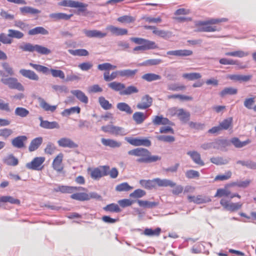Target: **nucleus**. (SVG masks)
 Returning a JSON list of instances; mask_svg holds the SVG:
<instances>
[{
	"instance_id": "nucleus-50",
	"label": "nucleus",
	"mask_w": 256,
	"mask_h": 256,
	"mask_svg": "<svg viewBox=\"0 0 256 256\" xmlns=\"http://www.w3.org/2000/svg\"><path fill=\"white\" fill-rule=\"evenodd\" d=\"M80 111V108L79 106H74L70 108L65 109L62 112L61 114L64 116H68L72 114H79Z\"/></svg>"
},
{
	"instance_id": "nucleus-10",
	"label": "nucleus",
	"mask_w": 256,
	"mask_h": 256,
	"mask_svg": "<svg viewBox=\"0 0 256 256\" xmlns=\"http://www.w3.org/2000/svg\"><path fill=\"white\" fill-rule=\"evenodd\" d=\"M106 30L109 32L112 36H122L128 34L127 29L115 26L113 25H108Z\"/></svg>"
},
{
	"instance_id": "nucleus-40",
	"label": "nucleus",
	"mask_w": 256,
	"mask_h": 256,
	"mask_svg": "<svg viewBox=\"0 0 256 256\" xmlns=\"http://www.w3.org/2000/svg\"><path fill=\"white\" fill-rule=\"evenodd\" d=\"M167 89L171 91H183L186 89V86L178 83H169L167 84Z\"/></svg>"
},
{
	"instance_id": "nucleus-56",
	"label": "nucleus",
	"mask_w": 256,
	"mask_h": 256,
	"mask_svg": "<svg viewBox=\"0 0 256 256\" xmlns=\"http://www.w3.org/2000/svg\"><path fill=\"white\" fill-rule=\"evenodd\" d=\"M8 36L11 38L20 39L22 38L24 36V34L22 32L12 29H9L8 30Z\"/></svg>"
},
{
	"instance_id": "nucleus-14",
	"label": "nucleus",
	"mask_w": 256,
	"mask_h": 256,
	"mask_svg": "<svg viewBox=\"0 0 256 256\" xmlns=\"http://www.w3.org/2000/svg\"><path fill=\"white\" fill-rule=\"evenodd\" d=\"M188 199L190 202H194L196 204L206 203L211 201V199L209 197L202 195L188 196Z\"/></svg>"
},
{
	"instance_id": "nucleus-6",
	"label": "nucleus",
	"mask_w": 256,
	"mask_h": 256,
	"mask_svg": "<svg viewBox=\"0 0 256 256\" xmlns=\"http://www.w3.org/2000/svg\"><path fill=\"white\" fill-rule=\"evenodd\" d=\"M45 161V158L42 156L36 157L31 162L26 164V166L29 170H41L44 168L43 163Z\"/></svg>"
},
{
	"instance_id": "nucleus-24",
	"label": "nucleus",
	"mask_w": 256,
	"mask_h": 256,
	"mask_svg": "<svg viewBox=\"0 0 256 256\" xmlns=\"http://www.w3.org/2000/svg\"><path fill=\"white\" fill-rule=\"evenodd\" d=\"M187 154L189 156L192 160L196 164L200 166H204V162L201 160L200 154L196 151H188Z\"/></svg>"
},
{
	"instance_id": "nucleus-32",
	"label": "nucleus",
	"mask_w": 256,
	"mask_h": 256,
	"mask_svg": "<svg viewBox=\"0 0 256 256\" xmlns=\"http://www.w3.org/2000/svg\"><path fill=\"white\" fill-rule=\"evenodd\" d=\"M152 33L164 39H168L172 36V32L168 30H159L158 28L152 31Z\"/></svg>"
},
{
	"instance_id": "nucleus-12",
	"label": "nucleus",
	"mask_w": 256,
	"mask_h": 256,
	"mask_svg": "<svg viewBox=\"0 0 256 256\" xmlns=\"http://www.w3.org/2000/svg\"><path fill=\"white\" fill-rule=\"evenodd\" d=\"M152 103V98L148 94L142 98L141 101L138 103L136 108L138 110H146L150 108Z\"/></svg>"
},
{
	"instance_id": "nucleus-3",
	"label": "nucleus",
	"mask_w": 256,
	"mask_h": 256,
	"mask_svg": "<svg viewBox=\"0 0 256 256\" xmlns=\"http://www.w3.org/2000/svg\"><path fill=\"white\" fill-rule=\"evenodd\" d=\"M101 129L105 132L109 133L116 136H124L128 134L126 130L124 128L112 124L102 126Z\"/></svg>"
},
{
	"instance_id": "nucleus-23",
	"label": "nucleus",
	"mask_w": 256,
	"mask_h": 256,
	"mask_svg": "<svg viewBox=\"0 0 256 256\" xmlns=\"http://www.w3.org/2000/svg\"><path fill=\"white\" fill-rule=\"evenodd\" d=\"M228 78L231 80L240 82H246L252 78V75L230 74Z\"/></svg>"
},
{
	"instance_id": "nucleus-7",
	"label": "nucleus",
	"mask_w": 256,
	"mask_h": 256,
	"mask_svg": "<svg viewBox=\"0 0 256 256\" xmlns=\"http://www.w3.org/2000/svg\"><path fill=\"white\" fill-rule=\"evenodd\" d=\"M110 166H104L93 169L90 172V176L95 180H98L102 176L108 175Z\"/></svg>"
},
{
	"instance_id": "nucleus-42",
	"label": "nucleus",
	"mask_w": 256,
	"mask_h": 256,
	"mask_svg": "<svg viewBox=\"0 0 256 256\" xmlns=\"http://www.w3.org/2000/svg\"><path fill=\"white\" fill-rule=\"evenodd\" d=\"M42 128L46 129H58L60 128V124L56 121L49 122L45 120V122H42Z\"/></svg>"
},
{
	"instance_id": "nucleus-17",
	"label": "nucleus",
	"mask_w": 256,
	"mask_h": 256,
	"mask_svg": "<svg viewBox=\"0 0 256 256\" xmlns=\"http://www.w3.org/2000/svg\"><path fill=\"white\" fill-rule=\"evenodd\" d=\"M27 140V137L25 136H18L12 140V144L14 148H22L24 146V142Z\"/></svg>"
},
{
	"instance_id": "nucleus-55",
	"label": "nucleus",
	"mask_w": 256,
	"mask_h": 256,
	"mask_svg": "<svg viewBox=\"0 0 256 256\" xmlns=\"http://www.w3.org/2000/svg\"><path fill=\"white\" fill-rule=\"evenodd\" d=\"M70 198L72 199L80 200V201H84V200H88V194L85 192H80V193H76L72 194L70 196Z\"/></svg>"
},
{
	"instance_id": "nucleus-21",
	"label": "nucleus",
	"mask_w": 256,
	"mask_h": 256,
	"mask_svg": "<svg viewBox=\"0 0 256 256\" xmlns=\"http://www.w3.org/2000/svg\"><path fill=\"white\" fill-rule=\"evenodd\" d=\"M147 117L146 113L141 112H136L132 115V119L137 124L143 123Z\"/></svg>"
},
{
	"instance_id": "nucleus-30",
	"label": "nucleus",
	"mask_w": 256,
	"mask_h": 256,
	"mask_svg": "<svg viewBox=\"0 0 256 256\" xmlns=\"http://www.w3.org/2000/svg\"><path fill=\"white\" fill-rule=\"evenodd\" d=\"M42 142V137H38L34 138L30 142L28 150L30 152H34L37 150L38 147L41 145Z\"/></svg>"
},
{
	"instance_id": "nucleus-1",
	"label": "nucleus",
	"mask_w": 256,
	"mask_h": 256,
	"mask_svg": "<svg viewBox=\"0 0 256 256\" xmlns=\"http://www.w3.org/2000/svg\"><path fill=\"white\" fill-rule=\"evenodd\" d=\"M128 154L138 156L136 161L139 163H150L160 160L161 157L158 156H152L150 152L146 148H138L129 150Z\"/></svg>"
},
{
	"instance_id": "nucleus-26",
	"label": "nucleus",
	"mask_w": 256,
	"mask_h": 256,
	"mask_svg": "<svg viewBox=\"0 0 256 256\" xmlns=\"http://www.w3.org/2000/svg\"><path fill=\"white\" fill-rule=\"evenodd\" d=\"M230 144V142L226 140H217L214 142L213 148L222 150Z\"/></svg>"
},
{
	"instance_id": "nucleus-4",
	"label": "nucleus",
	"mask_w": 256,
	"mask_h": 256,
	"mask_svg": "<svg viewBox=\"0 0 256 256\" xmlns=\"http://www.w3.org/2000/svg\"><path fill=\"white\" fill-rule=\"evenodd\" d=\"M0 81L10 89H16L20 91H24V86L16 78L10 76L8 78H2Z\"/></svg>"
},
{
	"instance_id": "nucleus-62",
	"label": "nucleus",
	"mask_w": 256,
	"mask_h": 256,
	"mask_svg": "<svg viewBox=\"0 0 256 256\" xmlns=\"http://www.w3.org/2000/svg\"><path fill=\"white\" fill-rule=\"evenodd\" d=\"M182 77L190 80H194L200 78L202 75L198 72L186 73L182 74Z\"/></svg>"
},
{
	"instance_id": "nucleus-8",
	"label": "nucleus",
	"mask_w": 256,
	"mask_h": 256,
	"mask_svg": "<svg viewBox=\"0 0 256 256\" xmlns=\"http://www.w3.org/2000/svg\"><path fill=\"white\" fill-rule=\"evenodd\" d=\"M220 204L226 210L234 212L240 209L242 206V203L238 202H230L225 198H222L220 200Z\"/></svg>"
},
{
	"instance_id": "nucleus-27",
	"label": "nucleus",
	"mask_w": 256,
	"mask_h": 256,
	"mask_svg": "<svg viewBox=\"0 0 256 256\" xmlns=\"http://www.w3.org/2000/svg\"><path fill=\"white\" fill-rule=\"evenodd\" d=\"M101 142L104 146H110L112 148H119L122 145L120 142L112 139H106L102 138L101 140Z\"/></svg>"
},
{
	"instance_id": "nucleus-5",
	"label": "nucleus",
	"mask_w": 256,
	"mask_h": 256,
	"mask_svg": "<svg viewBox=\"0 0 256 256\" xmlns=\"http://www.w3.org/2000/svg\"><path fill=\"white\" fill-rule=\"evenodd\" d=\"M58 5L70 8H78V12H84L86 10L88 4L77 1L71 0H64L58 3Z\"/></svg>"
},
{
	"instance_id": "nucleus-39",
	"label": "nucleus",
	"mask_w": 256,
	"mask_h": 256,
	"mask_svg": "<svg viewBox=\"0 0 256 256\" xmlns=\"http://www.w3.org/2000/svg\"><path fill=\"white\" fill-rule=\"evenodd\" d=\"M238 92V90L232 87H226L224 88L220 93V96L224 98L228 95H234Z\"/></svg>"
},
{
	"instance_id": "nucleus-31",
	"label": "nucleus",
	"mask_w": 256,
	"mask_h": 256,
	"mask_svg": "<svg viewBox=\"0 0 256 256\" xmlns=\"http://www.w3.org/2000/svg\"><path fill=\"white\" fill-rule=\"evenodd\" d=\"M230 142L236 148H242L248 144H249L251 141L250 140L248 139L245 141L241 142L238 138H232Z\"/></svg>"
},
{
	"instance_id": "nucleus-54",
	"label": "nucleus",
	"mask_w": 256,
	"mask_h": 256,
	"mask_svg": "<svg viewBox=\"0 0 256 256\" xmlns=\"http://www.w3.org/2000/svg\"><path fill=\"white\" fill-rule=\"evenodd\" d=\"M232 118L230 117L222 120L220 123L221 130H227L232 126Z\"/></svg>"
},
{
	"instance_id": "nucleus-36",
	"label": "nucleus",
	"mask_w": 256,
	"mask_h": 256,
	"mask_svg": "<svg viewBox=\"0 0 256 256\" xmlns=\"http://www.w3.org/2000/svg\"><path fill=\"white\" fill-rule=\"evenodd\" d=\"M138 70L126 69L120 70V76L128 78H133L138 72Z\"/></svg>"
},
{
	"instance_id": "nucleus-61",
	"label": "nucleus",
	"mask_w": 256,
	"mask_h": 256,
	"mask_svg": "<svg viewBox=\"0 0 256 256\" xmlns=\"http://www.w3.org/2000/svg\"><path fill=\"white\" fill-rule=\"evenodd\" d=\"M19 48L24 52H34L35 51V45L30 43L24 42L19 46Z\"/></svg>"
},
{
	"instance_id": "nucleus-18",
	"label": "nucleus",
	"mask_w": 256,
	"mask_h": 256,
	"mask_svg": "<svg viewBox=\"0 0 256 256\" xmlns=\"http://www.w3.org/2000/svg\"><path fill=\"white\" fill-rule=\"evenodd\" d=\"M19 72L23 76L30 80L38 81L39 80L38 75L32 70L20 69Z\"/></svg>"
},
{
	"instance_id": "nucleus-52",
	"label": "nucleus",
	"mask_w": 256,
	"mask_h": 256,
	"mask_svg": "<svg viewBox=\"0 0 256 256\" xmlns=\"http://www.w3.org/2000/svg\"><path fill=\"white\" fill-rule=\"evenodd\" d=\"M138 90L134 86H130L125 88L122 91L120 92V95H130L132 94L138 93Z\"/></svg>"
},
{
	"instance_id": "nucleus-53",
	"label": "nucleus",
	"mask_w": 256,
	"mask_h": 256,
	"mask_svg": "<svg viewBox=\"0 0 256 256\" xmlns=\"http://www.w3.org/2000/svg\"><path fill=\"white\" fill-rule=\"evenodd\" d=\"M120 70L113 72L110 75L109 72H104V79L106 82H110L114 80L118 76H120Z\"/></svg>"
},
{
	"instance_id": "nucleus-57",
	"label": "nucleus",
	"mask_w": 256,
	"mask_h": 256,
	"mask_svg": "<svg viewBox=\"0 0 256 256\" xmlns=\"http://www.w3.org/2000/svg\"><path fill=\"white\" fill-rule=\"evenodd\" d=\"M98 102L102 108L105 110H110L112 108V104L103 96L98 98Z\"/></svg>"
},
{
	"instance_id": "nucleus-43",
	"label": "nucleus",
	"mask_w": 256,
	"mask_h": 256,
	"mask_svg": "<svg viewBox=\"0 0 256 256\" xmlns=\"http://www.w3.org/2000/svg\"><path fill=\"white\" fill-rule=\"evenodd\" d=\"M137 202L140 206L148 208H155L158 204L156 202L142 200H138Z\"/></svg>"
},
{
	"instance_id": "nucleus-59",
	"label": "nucleus",
	"mask_w": 256,
	"mask_h": 256,
	"mask_svg": "<svg viewBox=\"0 0 256 256\" xmlns=\"http://www.w3.org/2000/svg\"><path fill=\"white\" fill-rule=\"evenodd\" d=\"M104 210L106 212H118L121 211L120 208L117 204H111L104 208Z\"/></svg>"
},
{
	"instance_id": "nucleus-38",
	"label": "nucleus",
	"mask_w": 256,
	"mask_h": 256,
	"mask_svg": "<svg viewBox=\"0 0 256 256\" xmlns=\"http://www.w3.org/2000/svg\"><path fill=\"white\" fill-rule=\"evenodd\" d=\"M108 86L112 90L116 92H120L122 91L125 88L124 84L117 82H113L108 83Z\"/></svg>"
},
{
	"instance_id": "nucleus-60",
	"label": "nucleus",
	"mask_w": 256,
	"mask_h": 256,
	"mask_svg": "<svg viewBox=\"0 0 256 256\" xmlns=\"http://www.w3.org/2000/svg\"><path fill=\"white\" fill-rule=\"evenodd\" d=\"M35 51L41 54L48 55L51 53V50L46 47L40 45H35Z\"/></svg>"
},
{
	"instance_id": "nucleus-11",
	"label": "nucleus",
	"mask_w": 256,
	"mask_h": 256,
	"mask_svg": "<svg viewBox=\"0 0 256 256\" xmlns=\"http://www.w3.org/2000/svg\"><path fill=\"white\" fill-rule=\"evenodd\" d=\"M82 32L88 38H102L107 36L106 32H104L96 30H88L84 29L82 30Z\"/></svg>"
},
{
	"instance_id": "nucleus-19",
	"label": "nucleus",
	"mask_w": 256,
	"mask_h": 256,
	"mask_svg": "<svg viewBox=\"0 0 256 256\" xmlns=\"http://www.w3.org/2000/svg\"><path fill=\"white\" fill-rule=\"evenodd\" d=\"M193 52L189 50H170L166 52L168 55H172L178 56H186L192 55Z\"/></svg>"
},
{
	"instance_id": "nucleus-16",
	"label": "nucleus",
	"mask_w": 256,
	"mask_h": 256,
	"mask_svg": "<svg viewBox=\"0 0 256 256\" xmlns=\"http://www.w3.org/2000/svg\"><path fill=\"white\" fill-rule=\"evenodd\" d=\"M155 184L156 186H158L159 187H174L176 185V183L174 182L172 180L164 178L161 179L160 178H155Z\"/></svg>"
},
{
	"instance_id": "nucleus-37",
	"label": "nucleus",
	"mask_w": 256,
	"mask_h": 256,
	"mask_svg": "<svg viewBox=\"0 0 256 256\" xmlns=\"http://www.w3.org/2000/svg\"><path fill=\"white\" fill-rule=\"evenodd\" d=\"M4 162L8 166H16L18 164V160L13 154H10L4 158Z\"/></svg>"
},
{
	"instance_id": "nucleus-22",
	"label": "nucleus",
	"mask_w": 256,
	"mask_h": 256,
	"mask_svg": "<svg viewBox=\"0 0 256 256\" xmlns=\"http://www.w3.org/2000/svg\"><path fill=\"white\" fill-rule=\"evenodd\" d=\"M38 102L40 106L45 111L54 112L56 110V106H50L46 101L42 98H38Z\"/></svg>"
},
{
	"instance_id": "nucleus-46",
	"label": "nucleus",
	"mask_w": 256,
	"mask_h": 256,
	"mask_svg": "<svg viewBox=\"0 0 256 256\" xmlns=\"http://www.w3.org/2000/svg\"><path fill=\"white\" fill-rule=\"evenodd\" d=\"M1 66L7 76H12L15 74L13 68L8 62H3Z\"/></svg>"
},
{
	"instance_id": "nucleus-13",
	"label": "nucleus",
	"mask_w": 256,
	"mask_h": 256,
	"mask_svg": "<svg viewBox=\"0 0 256 256\" xmlns=\"http://www.w3.org/2000/svg\"><path fill=\"white\" fill-rule=\"evenodd\" d=\"M84 190V188L81 186L76 187L60 186H58L56 188H55L54 191L60 192L62 193L72 194L75 191H81Z\"/></svg>"
},
{
	"instance_id": "nucleus-33",
	"label": "nucleus",
	"mask_w": 256,
	"mask_h": 256,
	"mask_svg": "<svg viewBox=\"0 0 256 256\" xmlns=\"http://www.w3.org/2000/svg\"><path fill=\"white\" fill-rule=\"evenodd\" d=\"M20 10L23 15L26 14H36L40 12V11L38 9L28 6L20 8Z\"/></svg>"
},
{
	"instance_id": "nucleus-2",
	"label": "nucleus",
	"mask_w": 256,
	"mask_h": 256,
	"mask_svg": "<svg viewBox=\"0 0 256 256\" xmlns=\"http://www.w3.org/2000/svg\"><path fill=\"white\" fill-rule=\"evenodd\" d=\"M29 65L37 72H42L46 75H48L51 74L52 76L54 78H59L62 80H64L65 78V74L64 72L61 70L49 68L45 66L34 64L32 62L30 63Z\"/></svg>"
},
{
	"instance_id": "nucleus-51",
	"label": "nucleus",
	"mask_w": 256,
	"mask_h": 256,
	"mask_svg": "<svg viewBox=\"0 0 256 256\" xmlns=\"http://www.w3.org/2000/svg\"><path fill=\"white\" fill-rule=\"evenodd\" d=\"M200 27L198 28V32H215V31H219L220 30V28H218L216 26H208V24L206 25H200Z\"/></svg>"
},
{
	"instance_id": "nucleus-48",
	"label": "nucleus",
	"mask_w": 256,
	"mask_h": 256,
	"mask_svg": "<svg viewBox=\"0 0 256 256\" xmlns=\"http://www.w3.org/2000/svg\"><path fill=\"white\" fill-rule=\"evenodd\" d=\"M249 54V53L246 52H244L241 50H236L234 52H226L225 53L226 56H231L242 58L245 57Z\"/></svg>"
},
{
	"instance_id": "nucleus-64",
	"label": "nucleus",
	"mask_w": 256,
	"mask_h": 256,
	"mask_svg": "<svg viewBox=\"0 0 256 256\" xmlns=\"http://www.w3.org/2000/svg\"><path fill=\"white\" fill-rule=\"evenodd\" d=\"M132 188L127 182H123L118 184L116 187V190L118 192H127Z\"/></svg>"
},
{
	"instance_id": "nucleus-9",
	"label": "nucleus",
	"mask_w": 256,
	"mask_h": 256,
	"mask_svg": "<svg viewBox=\"0 0 256 256\" xmlns=\"http://www.w3.org/2000/svg\"><path fill=\"white\" fill-rule=\"evenodd\" d=\"M57 142L58 146L62 148H75L78 147V144L74 142L72 140L67 137H63L60 138Z\"/></svg>"
},
{
	"instance_id": "nucleus-25",
	"label": "nucleus",
	"mask_w": 256,
	"mask_h": 256,
	"mask_svg": "<svg viewBox=\"0 0 256 256\" xmlns=\"http://www.w3.org/2000/svg\"><path fill=\"white\" fill-rule=\"evenodd\" d=\"M154 125H170L171 122L167 118L163 117L162 116H156L154 117L152 120Z\"/></svg>"
},
{
	"instance_id": "nucleus-47",
	"label": "nucleus",
	"mask_w": 256,
	"mask_h": 256,
	"mask_svg": "<svg viewBox=\"0 0 256 256\" xmlns=\"http://www.w3.org/2000/svg\"><path fill=\"white\" fill-rule=\"evenodd\" d=\"M68 52L74 56H86L89 54L88 52L85 49L68 50Z\"/></svg>"
},
{
	"instance_id": "nucleus-15",
	"label": "nucleus",
	"mask_w": 256,
	"mask_h": 256,
	"mask_svg": "<svg viewBox=\"0 0 256 256\" xmlns=\"http://www.w3.org/2000/svg\"><path fill=\"white\" fill-rule=\"evenodd\" d=\"M174 110H175L174 114H176L182 122L186 123L189 120L190 116V112L183 108L174 109Z\"/></svg>"
},
{
	"instance_id": "nucleus-35",
	"label": "nucleus",
	"mask_w": 256,
	"mask_h": 256,
	"mask_svg": "<svg viewBox=\"0 0 256 256\" xmlns=\"http://www.w3.org/2000/svg\"><path fill=\"white\" fill-rule=\"evenodd\" d=\"M116 108L120 112H125L128 114H131L133 112L131 107L124 102L118 103L116 104Z\"/></svg>"
},
{
	"instance_id": "nucleus-63",
	"label": "nucleus",
	"mask_w": 256,
	"mask_h": 256,
	"mask_svg": "<svg viewBox=\"0 0 256 256\" xmlns=\"http://www.w3.org/2000/svg\"><path fill=\"white\" fill-rule=\"evenodd\" d=\"M118 50L121 51H128L130 48V44L124 40H118L116 42Z\"/></svg>"
},
{
	"instance_id": "nucleus-29",
	"label": "nucleus",
	"mask_w": 256,
	"mask_h": 256,
	"mask_svg": "<svg viewBox=\"0 0 256 256\" xmlns=\"http://www.w3.org/2000/svg\"><path fill=\"white\" fill-rule=\"evenodd\" d=\"M38 34L47 35L48 34V32L42 26L36 27L29 30L28 32V34L30 36H34Z\"/></svg>"
},
{
	"instance_id": "nucleus-20",
	"label": "nucleus",
	"mask_w": 256,
	"mask_h": 256,
	"mask_svg": "<svg viewBox=\"0 0 256 256\" xmlns=\"http://www.w3.org/2000/svg\"><path fill=\"white\" fill-rule=\"evenodd\" d=\"M63 154L62 153L59 154L54 159L52 162V167L57 172H60L62 169V160Z\"/></svg>"
},
{
	"instance_id": "nucleus-58",
	"label": "nucleus",
	"mask_w": 256,
	"mask_h": 256,
	"mask_svg": "<svg viewBox=\"0 0 256 256\" xmlns=\"http://www.w3.org/2000/svg\"><path fill=\"white\" fill-rule=\"evenodd\" d=\"M144 50H153L158 48V46L154 42L145 39L142 44Z\"/></svg>"
},
{
	"instance_id": "nucleus-28",
	"label": "nucleus",
	"mask_w": 256,
	"mask_h": 256,
	"mask_svg": "<svg viewBox=\"0 0 256 256\" xmlns=\"http://www.w3.org/2000/svg\"><path fill=\"white\" fill-rule=\"evenodd\" d=\"M70 92L76 96V98L82 102L87 104L88 102V98L84 92L80 90H72Z\"/></svg>"
},
{
	"instance_id": "nucleus-41",
	"label": "nucleus",
	"mask_w": 256,
	"mask_h": 256,
	"mask_svg": "<svg viewBox=\"0 0 256 256\" xmlns=\"http://www.w3.org/2000/svg\"><path fill=\"white\" fill-rule=\"evenodd\" d=\"M142 78L148 82H151L160 80L162 78V76L160 75L154 73H148L144 74L142 76Z\"/></svg>"
},
{
	"instance_id": "nucleus-44",
	"label": "nucleus",
	"mask_w": 256,
	"mask_h": 256,
	"mask_svg": "<svg viewBox=\"0 0 256 256\" xmlns=\"http://www.w3.org/2000/svg\"><path fill=\"white\" fill-rule=\"evenodd\" d=\"M29 114V110L23 107H17L14 110V114L22 118L27 117Z\"/></svg>"
},
{
	"instance_id": "nucleus-34",
	"label": "nucleus",
	"mask_w": 256,
	"mask_h": 256,
	"mask_svg": "<svg viewBox=\"0 0 256 256\" xmlns=\"http://www.w3.org/2000/svg\"><path fill=\"white\" fill-rule=\"evenodd\" d=\"M72 16V14L68 15L66 14L62 13V12L52 13V14H50L49 16L50 18L54 19V20H68Z\"/></svg>"
},
{
	"instance_id": "nucleus-45",
	"label": "nucleus",
	"mask_w": 256,
	"mask_h": 256,
	"mask_svg": "<svg viewBox=\"0 0 256 256\" xmlns=\"http://www.w3.org/2000/svg\"><path fill=\"white\" fill-rule=\"evenodd\" d=\"M140 184L142 186L146 189L151 190L156 188L155 178L152 180H141L140 181Z\"/></svg>"
},
{
	"instance_id": "nucleus-49",
	"label": "nucleus",
	"mask_w": 256,
	"mask_h": 256,
	"mask_svg": "<svg viewBox=\"0 0 256 256\" xmlns=\"http://www.w3.org/2000/svg\"><path fill=\"white\" fill-rule=\"evenodd\" d=\"M230 158L222 157H212L210 158V162L216 165L226 164L228 163Z\"/></svg>"
}]
</instances>
